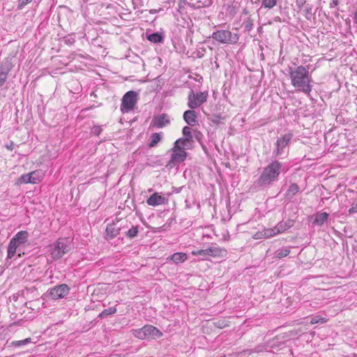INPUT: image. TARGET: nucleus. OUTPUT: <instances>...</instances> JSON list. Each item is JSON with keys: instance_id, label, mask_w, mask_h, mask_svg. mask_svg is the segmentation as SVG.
I'll list each match as a JSON object with an SVG mask.
<instances>
[{"instance_id": "1", "label": "nucleus", "mask_w": 357, "mask_h": 357, "mask_svg": "<svg viewBox=\"0 0 357 357\" xmlns=\"http://www.w3.org/2000/svg\"><path fill=\"white\" fill-rule=\"evenodd\" d=\"M283 163L273 160L263 168L259 178L255 181V185L262 189L267 188L278 181L280 175L286 172Z\"/></svg>"}, {"instance_id": "2", "label": "nucleus", "mask_w": 357, "mask_h": 357, "mask_svg": "<svg viewBox=\"0 0 357 357\" xmlns=\"http://www.w3.org/2000/svg\"><path fill=\"white\" fill-rule=\"evenodd\" d=\"M291 84L298 91L309 95L312 89V79L307 67L299 66L289 68Z\"/></svg>"}, {"instance_id": "3", "label": "nucleus", "mask_w": 357, "mask_h": 357, "mask_svg": "<svg viewBox=\"0 0 357 357\" xmlns=\"http://www.w3.org/2000/svg\"><path fill=\"white\" fill-rule=\"evenodd\" d=\"M72 249V242L68 238H59L56 243L49 246L52 259L56 260L68 253Z\"/></svg>"}, {"instance_id": "4", "label": "nucleus", "mask_w": 357, "mask_h": 357, "mask_svg": "<svg viewBox=\"0 0 357 357\" xmlns=\"http://www.w3.org/2000/svg\"><path fill=\"white\" fill-rule=\"evenodd\" d=\"M135 337L144 340L146 338L157 339L162 336V333L152 325H145L141 328L132 330Z\"/></svg>"}, {"instance_id": "5", "label": "nucleus", "mask_w": 357, "mask_h": 357, "mask_svg": "<svg viewBox=\"0 0 357 357\" xmlns=\"http://www.w3.org/2000/svg\"><path fill=\"white\" fill-rule=\"evenodd\" d=\"M208 92L206 91L195 93L193 90H190L188 96V106L192 109L198 108L206 102Z\"/></svg>"}, {"instance_id": "6", "label": "nucleus", "mask_w": 357, "mask_h": 357, "mask_svg": "<svg viewBox=\"0 0 357 357\" xmlns=\"http://www.w3.org/2000/svg\"><path fill=\"white\" fill-rule=\"evenodd\" d=\"M137 101V93L133 91H129L124 94L121 100V110L123 113L132 111Z\"/></svg>"}, {"instance_id": "7", "label": "nucleus", "mask_w": 357, "mask_h": 357, "mask_svg": "<svg viewBox=\"0 0 357 357\" xmlns=\"http://www.w3.org/2000/svg\"><path fill=\"white\" fill-rule=\"evenodd\" d=\"M213 39L223 44L234 43L237 41L238 37L236 34H233L229 30H218L213 33Z\"/></svg>"}, {"instance_id": "8", "label": "nucleus", "mask_w": 357, "mask_h": 357, "mask_svg": "<svg viewBox=\"0 0 357 357\" xmlns=\"http://www.w3.org/2000/svg\"><path fill=\"white\" fill-rule=\"evenodd\" d=\"M292 137L293 135L291 133H287L278 139L275 144L276 148L273 151V154L275 156H279L284 152V149L289 145Z\"/></svg>"}, {"instance_id": "9", "label": "nucleus", "mask_w": 357, "mask_h": 357, "mask_svg": "<svg viewBox=\"0 0 357 357\" xmlns=\"http://www.w3.org/2000/svg\"><path fill=\"white\" fill-rule=\"evenodd\" d=\"M70 289L68 286L66 284H61L59 285H56L54 287L52 288L49 291V295L54 300H57L65 297L68 294Z\"/></svg>"}, {"instance_id": "10", "label": "nucleus", "mask_w": 357, "mask_h": 357, "mask_svg": "<svg viewBox=\"0 0 357 357\" xmlns=\"http://www.w3.org/2000/svg\"><path fill=\"white\" fill-rule=\"evenodd\" d=\"M172 153L171 159L169 161L167 167H172L176 163L183 162L187 157V153L184 150L176 149L174 147L172 149Z\"/></svg>"}, {"instance_id": "11", "label": "nucleus", "mask_w": 357, "mask_h": 357, "mask_svg": "<svg viewBox=\"0 0 357 357\" xmlns=\"http://www.w3.org/2000/svg\"><path fill=\"white\" fill-rule=\"evenodd\" d=\"M13 68V64L9 59L3 60L0 64V87L2 86L8 78L9 72Z\"/></svg>"}, {"instance_id": "12", "label": "nucleus", "mask_w": 357, "mask_h": 357, "mask_svg": "<svg viewBox=\"0 0 357 357\" xmlns=\"http://www.w3.org/2000/svg\"><path fill=\"white\" fill-rule=\"evenodd\" d=\"M170 124V119L167 114L155 116L151 121V125L158 128H162Z\"/></svg>"}, {"instance_id": "13", "label": "nucleus", "mask_w": 357, "mask_h": 357, "mask_svg": "<svg viewBox=\"0 0 357 357\" xmlns=\"http://www.w3.org/2000/svg\"><path fill=\"white\" fill-rule=\"evenodd\" d=\"M167 199L159 195L158 192H155L151 195L147 199L146 202L149 206H156L167 203Z\"/></svg>"}, {"instance_id": "14", "label": "nucleus", "mask_w": 357, "mask_h": 357, "mask_svg": "<svg viewBox=\"0 0 357 357\" xmlns=\"http://www.w3.org/2000/svg\"><path fill=\"white\" fill-rule=\"evenodd\" d=\"M119 223V221H116L107 225L106 234L109 238H114L120 234Z\"/></svg>"}, {"instance_id": "15", "label": "nucleus", "mask_w": 357, "mask_h": 357, "mask_svg": "<svg viewBox=\"0 0 357 357\" xmlns=\"http://www.w3.org/2000/svg\"><path fill=\"white\" fill-rule=\"evenodd\" d=\"M183 117L185 123L190 126H195L197 122V114L194 109L185 111Z\"/></svg>"}, {"instance_id": "16", "label": "nucleus", "mask_w": 357, "mask_h": 357, "mask_svg": "<svg viewBox=\"0 0 357 357\" xmlns=\"http://www.w3.org/2000/svg\"><path fill=\"white\" fill-rule=\"evenodd\" d=\"M192 146V143L189 142L188 139L181 137V138L178 139L174 142V147L176 149L184 150L185 151V150L191 149Z\"/></svg>"}, {"instance_id": "17", "label": "nucleus", "mask_w": 357, "mask_h": 357, "mask_svg": "<svg viewBox=\"0 0 357 357\" xmlns=\"http://www.w3.org/2000/svg\"><path fill=\"white\" fill-rule=\"evenodd\" d=\"M328 213L326 212H318L314 215V219L313 220V225L317 226H322L328 218Z\"/></svg>"}, {"instance_id": "18", "label": "nucleus", "mask_w": 357, "mask_h": 357, "mask_svg": "<svg viewBox=\"0 0 357 357\" xmlns=\"http://www.w3.org/2000/svg\"><path fill=\"white\" fill-rule=\"evenodd\" d=\"M28 236L29 234L26 231H20L17 232L11 240L15 241L16 243L20 245L26 242Z\"/></svg>"}, {"instance_id": "19", "label": "nucleus", "mask_w": 357, "mask_h": 357, "mask_svg": "<svg viewBox=\"0 0 357 357\" xmlns=\"http://www.w3.org/2000/svg\"><path fill=\"white\" fill-rule=\"evenodd\" d=\"M182 133L184 136L183 138L188 139L189 142L192 144L194 143V138H197V135L199 134V132L197 131H195V134H192V129L188 126L183 127Z\"/></svg>"}, {"instance_id": "20", "label": "nucleus", "mask_w": 357, "mask_h": 357, "mask_svg": "<svg viewBox=\"0 0 357 357\" xmlns=\"http://www.w3.org/2000/svg\"><path fill=\"white\" fill-rule=\"evenodd\" d=\"M33 174H25L22 175L17 181V184L36 183L37 179L32 178Z\"/></svg>"}, {"instance_id": "21", "label": "nucleus", "mask_w": 357, "mask_h": 357, "mask_svg": "<svg viewBox=\"0 0 357 357\" xmlns=\"http://www.w3.org/2000/svg\"><path fill=\"white\" fill-rule=\"evenodd\" d=\"M300 188L296 183H291L285 193V198L291 200L298 192Z\"/></svg>"}, {"instance_id": "22", "label": "nucleus", "mask_w": 357, "mask_h": 357, "mask_svg": "<svg viewBox=\"0 0 357 357\" xmlns=\"http://www.w3.org/2000/svg\"><path fill=\"white\" fill-rule=\"evenodd\" d=\"M258 236L256 238H270L277 235L275 227L264 229L261 232L257 234Z\"/></svg>"}, {"instance_id": "23", "label": "nucleus", "mask_w": 357, "mask_h": 357, "mask_svg": "<svg viewBox=\"0 0 357 357\" xmlns=\"http://www.w3.org/2000/svg\"><path fill=\"white\" fill-rule=\"evenodd\" d=\"M208 248L211 257H222L226 254V250L220 248L217 246H211Z\"/></svg>"}, {"instance_id": "24", "label": "nucleus", "mask_w": 357, "mask_h": 357, "mask_svg": "<svg viewBox=\"0 0 357 357\" xmlns=\"http://www.w3.org/2000/svg\"><path fill=\"white\" fill-rule=\"evenodd\" d=\"M290 253V249L288 247H283L280 249L277 250L274 254V258L282 259L288 256Z\"/></svg>"}, {"instance_id": "25", "label": "nucleus", "mask_w": 357, "mask_h": 357, "mask_svg": "<svg viewBox=\"0 0 357 357\" xmlns=\"http://www.w3.org/2000/svg\"><path fill=\"white\" fill-rule=\"evenodd\" d=\"M192 255L199 257L202 259H207L210 256L209 248L204 250H195L192 251Z\"/></svg>"}, {"instance_id": "26", "label": "nucleus", "mask_w": 357, "mask_h": 357, "mask_svg": "<svg viewBox=\"0 0 357 357\" xmlns=\"http://www.w3.org/2000/svg\"><path fill=\"white\" fill-rule=\"evenodd\" d=\"M171 259L176 264L182 263L187 259V255L183 252H176L171 256Z\"/></svg>"}, {"instance_id": "27", "label": "nucleus", "mask_w": 357, "mask_h": 357, "mask_svg": "<svg viewBox=\"0 0 357 357\" xmlns=\"http://www.w3.org/2000/svg\"><path fill=\"white\" fill-rule=\"evenodd\" d=\"M20 246L15 241L10 240L8 246V258L11 259L16 253L17 248Z\"/></svg>"}, {"instance_id": "28", "label": "nucleus", "mask_w": 357, "mask_h": 357, "mask_svg": "<svg viewBox=\"0 0 357 357\" xmlns=\"http://www.w3.org/2000/svg\"><path fill=\"white\" fill-rule=\"evenodd\" d=\"M162 135L160 133L155 132L153 133L150 137V141L149 146L150 147H154L161 140Z\"/></svg>"}, {"instance_id": "29", "label": "nucleus", "mask_w": 357, "mask_h": 357, "mask_svg": "<svg viewBox=\"0 0 357 357\" xmlns=\"http://www.w3.org/2000/svg\"><path fill=\"white\" fill-rule=\"evenodd\" d=\"M292 226L291 224L284 222H279L275 227L277 234L282 233L287 229L290 228Z\"/></svg>"}, {"instance_id": "30", "label": "nucleus", "mask_w": 357, "mask_h": 357, "mask_svg": "<svg viewBox=\"0 0 357 357\" xmlns=\"http://www.w3.org/2000/svg\"><path fill=\"white\" fill-rule=\"evenodd\" d=\"M193 8H201L205 5V0H182Z\"/></svg>"}, {"instance_id": "31", "label": "nucleus", "mask_w": 357, "mask_h": 357, "mask_svg": "<svg viewBox=\"0 0 357 357\" xmlns=\"http://www.w3.org/2000/svg\"><path fill=\"white\" fill-rule=\"evenodd\" d=\"M126 236L129 238H133L136 237L139 233L138 226H132L127 231L124 232Z\"/></svg>"}, {"instance_id": "32", "label": "nucleus", "mask_w": 357, "mask_h": 357, "mask_svg": "<svg viewBox=\"0 0 357 357\" xmlns=\"http://www.w3.org/2000/svg\"><path fill=\"white\" fill-rule=\"evenodd\" d=\"M147 39L154 43H160L163 38L159 33H153L148 36Z\"/></svg>"}, {"instance_id": "33", "label": "nucleus", "mask_w": 357, "mask_h": 357, "mask_svg": "<svg viewBox=\"0 0 357 357\" xmlns=\"http://www.w3.org/2000/svg\"><path fill=\"white\" fill-rule=\"evenodd\" d=\"M116 312V309L114 307H111L107 309L104 310L100 314V318H105L109 315L114 314Z\"/></svg>"}, {"instance_id": "34", "label": "nucleus", "mask_w": 357, "mask_h": 357, "mask_svg": "<svg viewBox=\"0 0 357 357\" xmlns=\"http://www.w3.org/2000/svg\"><path fill=\"white\" fill-rule=\"evenodd\" d=\"M268 347L273 348V345H271V346L259 345V346L256 347L253 350L245 351V352H247L248 354H251L252 352H262L264 351H266Z\"/></svg>"}, {"instance_id": "35", "label": "nucleus", "mask_w": 357, "mask_h": 357, "mask_svg": "<svg viewBox=\"0 0 357 357\" xmlns=\"http://www.w3.org/2000/svg\"><path fill=\"white\" fill-rule=\"evenodd\" d=\"M31 342V338L28 337L22 340H18V341H13L11 342V344L14 347H21L23 345H25L28 343H30Z\"/></svg>"}, {"instance_id": "36", "label": "nucleus", "mask_w": 357, "mask_h": 357, "mask_svg": "<svg viewBox=\"0 0 357 357\" xmlns=\"http://www.w3.org/2000/svg\"><path fill=\"white\" fill-rule=\"evenodd\" d=\"M277 4V0H262V6L266 8H273Z\"/></svg>"}, {"instance_id": "37", "label": "nucleus", "mask_w": 357, "mask_h": 357, "mask_svg": "<svg viewBox=\"0 0 357 357\" xmlns=\"http://www.w3.org/2000/svg\"><path fill=\"white\" fill-rule=\"evenodd\" d=\"M326 321H327L326 318L321 317L319 315H316L311 319L310 323L312 324H324V323H326Z\"/></svg>"}, {"instance_id": "38", "label": "nucleus", "mask_w": 357, "mask_h": 357, "mask_svg": "<svg viewBox=\"0 0 357 357\" xmlns=\"http://www.w3.org/2000/svg\"><path fill=\"white\" fill-rule=\"evenodd\" d=\"M243 26L245 31H251L254 26V20H252L250 17L248 18V20L243 22Z\"/></svg>"}, {"instance_id": "39", "label": "nucleus", "mask_w": 357, "mask_h": 357, "mask_svg": "<svg viewBox=\"0 0 357 357\" xmlns=\"http://www.w3.org/2000/svg\"><path fill=\"white\" fill-rule=\"evenodd\" d=\"M117 221H119V229H120V231L123 230L126 228H128L129 225L130 224V222H129L126 220H118Z\"/></svg>"}, {"instance_id": "40", "label": "nucleus", "mask_w": 357, "mask_h": 357, "mask_svg": "<svg viewBox=\"0 0 357 357\" xmlns=\"http://www.w3.org/2000/svg\"><path fill=\"white\" fill-rule=\"evenodd\" d=\"M349 214H354L357 213V201H354L351 204V208L348 211Z\"/></svg>"}, {"instance_id": "41", "label": "nucleus", "mask_w": 357, "mask_h": 357, "mask_svg": "<svg viewBox=\"0 0 357 357\" xmlns=\"http://www.w3.org/2000/svg\"><path fill=\"white\" fill-rule=\"evenodd\" d=\"M101 132H102V128L99 126H93L91 130V132L96 136H98Z\"/></svg>"}, {"instance_id": "42", "label": "nucleus", "mask_w": 357, "mask_h": 357, "mask_svg": "<svg viewBox=\"0 0 357 357\" xmlns=\"http://www.w3.org/2000/svg\"><path fill=\"white\" fill-rule=\"evenodd\" d=\"M33 0H19L18 8L22 9L29 3L31 2Z\"/></svg>"}, {"instance_id": "43", "label": "nucleus", "mask_w": 357, "mask_h": 357, "mask_svg": "<svg viewBox=\"0 0 357 357\" xmlns=\"http://www.w3.org/2000/svg\"><path fill=\"white\" fill-rule=\"evenodd\" d=\"M29 174H33L32 178L37 179V183L40 181L39 172L37 171L31 172Z\"/></svg>"}, {"instance_id": "44", "label": "nucleus", "mask_w": 357, "mask_h": 357, "mask_svg": "<svg viewBox=\"0 0 357 357\" xmlns=\"http://www.w3.org/2000/svg\"><path fill=\"white\" fill-rule=\"evenodd\" d=\"M338 5V0H332V1L330 3V8H333Z\"/></svg>"}, {"instance_id": "45", "label": "nucleus", "mask_w": 357, "mask_h": 357, "mask_svg": "<svg viewBox=\"0 0 357 357\" xmlns=\"http://www.w3.org/2000/svg\"><path fill=\"white\" fill-rule=\"evenodd\" d=\"M305 3V0H296V4L299 8L303 6Z\"/></svg>"}, {"instance_id": "46", "label": "nucleus", "mask_w": 357, "mask_h": 357, "mask_svg": "<svg viewBox=\"0 0 357 357\" xmlns=\"http://www.w3.org/2000/svg\"><path fill=\"white\" fill-rule=\"evenodd\" d=\"M13 142L10 143V145H9V146L7 145L6 146L7 149H8L10 150H13Z\"/></svg>"}, {"instance_id": "47", "label": "nucleus", "mask_w": 357, "mask_h": 357, "mask_svg": "<svg viewBox=\"0 0 357 357\" xmlns=\"http://www.w3.org/2000/svg\"><path fill=\"white\" fill-rule=\"evenodd\" d=\"M252 3H258L259 0H251Z\"/></svg>"}]
</instances>
